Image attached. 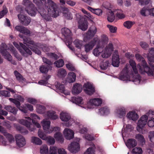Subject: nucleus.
<instances>
[{"label": "nucleus", "mask_w": 154, "mask_h": 154, "mask_svg": "<svg viewBox=\"0 0 154 154\" xmlns=\"http://www.w3.org/2000/svg\"><path fill=\"white\" fill-rule=\"evenodd\" d=\"M33 2L38 7V12L46 21L52 20L51 17H57L59 14L56 4L51 0H33Z\"/></svg>", "instance_id": "1"}, {"label": "nucleus", "mask_w": 154, "mask_h": 154, "mask_svg": "<svg viewBox=\"0 0 154 154\" xmlns=\"http://www.w3.org/2000/svg\"><path fill=\"white\" fill-rule=\"evenodd\" d=\"M129 63L130 65L128 64H126L125 67L120 73L119 79L125 81V82L131 81L136 85L143 83L144 80L143 81L141 77L138 74V71L136 69L135 61L130 59Z\"/></svg>", "instance_id": "2"}, {"label": "nucleus", "mask_w": 154, "mask_h": 154, "mask_svg": "<svg viewBox=\"0 0 154 154\" xmlns=\"http://www.w3.org/2000/svg\"><path fill=\"white\" fill-rule=\"evenodd\" d=\"M30 117H25V119H21L18 120V122L20 124L26 126L31 131L35 130V126L40 128L41 126L35 120H39L40 118L35 114H31Z\"/></svg>", "instance_id": "3"}, {"label": "nucleus", "mask_w": 154, "mask_h": 154, "mask_svg": "<svg viewBox=\"0 0 154 154\" xmlns=\"http://www.w3.org/2000/svg\"><path fill=\"white\" fill-rule=\"evenodd\" d=\"M19 36L23 39V43L32 51L38 55L41 54V51L36 47L40 48V44L38 43H35L29 38H25L23 35L19 34Z\"/></svg>", "instance_id": "4"}, {"label": "nucleus", "mask_w": 154, "mask_h": 154, "mask_svg": "<svg viewBox=\"0 0 154 154\" xmlns=\"http://www.w3.org/2000/svg\"><path fill=\"white\" fill-rule=\"evenodd\" d=\"M61 32L62 35L64 36L65 38V42L66 45L71 50L74 51L75 55L78 57H79V56L80 55L79 53V54L76 53L74 50V48L71 46L72 43L71 37L72 33L70 29L64 27L61 29Z\"/></svg>", "instance_id": "5"}, {"label": "nucleus", "mask_w": 154, "mask_h": 154, "mask_svg": "<svg viewBox=\"0 0 154 154\" xmlns=\"http://www.w3.org/2000/svg\"><path fill=\"white\" fill-rule=\"evenodd\" d=\"M137 60L139 61H142V65L138 64L137 67L139 69V72L141 74H144L149 70V67L148 66L146 61L144 58L139 54H137L135 55Z\"/></svg>", "instance_id": "6"}, {"label": "nucleus", "mask_w": 154, "mask_h": 154, "mask_svg": "<svg viewBox=\"0 0 154 154\" xmlns=\"http://www.w3.org/2000/svg\"><path fill=\"white\" fill-rule=\"evenodd\" d=\"M20 45L16 42H14V45L19 50L22 55L25 57H27L32 54L31 51L23 43L20 42Z\"/></svg>", "instance_id": "7"}, {"label": "nucleus", "mask_w": 154, "mask_h": 154, "mask_svg": "<svg viewBox=\"0 0 154 154\" xmlns=\"http://www.w3.org/2000/svg\"><path fill=\"white\" fill-rule=\"evenodd\" d=\"M60 117L62 121L68 122L67 123H66L65 125L66 127H69L74 123H75L74 119L71 118L70 114L68 113L62 112L60 114Z\"/></svg>", "instance_id": "8"}, {"label": "nucleus", "mask_w": 154, "mask_h": 154, "mask_svg": "<svg viewBox=\"0 0 154 154\" xmlns=\"http://www.w3.org/2000/svg\"><path fill=\"white\" fill-rule=\"evenodd\" d=\"M102 100L100 98L91 99L88 102L87 105L81 106L86 109H91L94 108L96 106L100 105L102 104Z\"/></svg>", "instance_id": "9"}, {"label": "nucleus", "mask_w": 154, "mask_h": 154, "mask_svg": "<svg viewBox=\"0 0 154 154\" xmlns=\"http://www.w3.org/2000/svg\"><path fill=\"white\" fill-rule=\"evenodd\" d=\"M77 18L78 20V28L82 31H85L88 28V23L86 21L84 20L85 16H81L79 13L76 15Z\"/></svg>", "instance_id": "10"}, {"label": "nucleus", "mask_w": 154, "mask_h": 154, "mask_svg": "<svg viewBox=\"0 0 154 154\" xmlns=\"http://www.w3.org/2000/svg\"><path fill=\"white\" fill-rule=\"evenodd\" d=\"M97 31V27L95 26H92L89 28L84 38L85 42L92 38L96 33Z\"/></svg>", "instance_id": "11"}, {"label": "nucleus", "mask_w": 154, "mask_h": 154, "mask_svg": "<svg viewBox=\"0 0 154 154\" xmlns=\"http://www.w3.org/2000/svg\"><path fill=\"white\" fill-rule=\"evenodd\" d=\"M148 119V117L146 115L142 116L138 122L137 129V131L140 132L142 128L146 125Z\"/></svg>", "instance_id": "12"}, {"label": "nucleus", "mask_w": 154, "mask_h": 154, "mask_svg": "<svg viewBox=\"0 0 154 154\" xmlns=\"http://www.w3.org/2000/svg\"><path fill=\"white\" fill-rule=\"evenodd\" d=\"M113 45L111 44H109L104 49H103L101 56L103 58H106L109 57L111 55L112 52L113 51Z\"/></svg>", "instance_id": "13"}, {"label": "nucleus", "mask_w": 154, "mask_h": 154, "mask_svg": "<svg viewBox=\"0 0 154 154\" xmlns=\"http://www.w3.org/2000/svg\"><path fill=\"white\" fill-rule=\"evenodd\" d=\"M116 116L119 118H123V122L124 121V117L126 115V110L124 107H120L117 108L115 111Z\"/></svg>", "instance_id": "14"}, {"label": "nucleus", "mask_w": 154, "mask_h": 154, "mask_svg": "<svg viewBox=\"0 0 154 154\" xmlns=\"http://www.w3.org/2000/svg\"><path fill=\"white\" fill-rule=\"evenodd\" d=\"M84 90L86 94L91 95L95 91V88L92 84L87 82L84 84Z\"/></svg>", "instance_id": "15"}, {"label": "nucleus", "mask_w": 154, "mask_h": 154, "mask_svg": "<svg viewBox=\"0 0 154 154\" xmlns=\"http://www.w3.org/2000/svg\"><path fill=\"white\" fill-rule=\"evenodd\" d=\"M43 129L47 133L50 134L52 132L53 129L50 127L51 122L47 119H45L42 122Z\"/></svg>", "instance_id": "16"}, {"label": "nucleus", "mask_w": 154, "mask_h": 154, "mask_svg": "<svg viewBox=\"0 0 154 154\" xmlns=\"http://www.w3.org/2000/svg\"><path fill=\"white\" fill-rule=\"evenodd\" d=\"M17 145L20 147L23 146L26 144L25 138L22 135L17 134L15 137Z\"/></svg>", "instance_id": "17"}, {"label": "nucleus", "mask_w": 154, "mask_h": 154, "mask_svg": "<svg viewBox=\"0 0 154 154\" xmlns=\"http://www.w3.org/2000/svg\"><path fill=\"white\" fill-rule=\"evenodd\" d=\"M80 148L79 144L78 143L73 142L68 146V149L71 152L76 153L79 150Z\"/></svg>", "instance_id": "18"}, {"label": "nucleus", "mask_w": 154, "mask_h": 154, "mask_svg": "<svg viewBox=\"0 0 154 154\" xmlns=\"http://www.w3.org/2000/svg\"><path fill=\"white\" fill-rule=\"evenodd\" d=\"M82 90V87L80 84L75 83L74 84L72 90V93L77 95L80 93Z\"/></svg>", "instance_id": "19"}, {"label": "nucleus", "mask_w": 154, "mask_h": 154, "mask_svg": "<svg viewBox=\"0 0 154 154\" xmlns=\"http://www.w3.org/2000/svg\"><path fill=\"white\" fill-rule=\"evenodd\" d=\"M18 17L20 22L25 26L28 25L31 22V19L30 17L25 16L23 15L18 14Z\"/></svg>", "instance_id": "20"}, {"label": "nucleus", "mask_w": 154, "mask_h": 154, "mask_svg": "<svg viewBox=\"0 0 154 154\" xmlns=\"http://www.w3.org/2000/svg\"><path fill=\"white\" fill-rule=\"evenodd\" d=\"M63 134L65 138L67 140H70L74 137V132L69 128H65L63 131Z\"/></svg>", "instance_id": "21"}, {"label": "nucleus", "mask_w": 154, "mask_h": 154, "mask_svg": "<svg viewBox=\"0 0 154 154\" xmlns=\"http://www.w3.org/2000/svg\"><path fill=\"white\" fill-rule=\"evenodd\" d=\"M55 86L56 88L59 90L62 93L64 94L65 95H69L70 94V92L65 89L64 86L63 85L61 84L58 82H56L55 83Z\"/></svg>", "instance_id": "22"}, {"label": "nucleus", "mask_w": 154, "mask_h": 154, "mask_svg": "<svg viewBox=\"0 0 154 154\" xmlns=\"http://www.w3.org/2000/svg\"><path fill=\"white\" fill-rule=\"evenodd\" d=\"M96 42L97 40L94 38L90 42L86 44L84 46L85 51L87 53L92 50L95 45Z\"/></svg>", "instance_id": "23"}, {"label": "nucleus", "mask_w": 154, "mask_h": 154, "mask_svg": "<svg viewBox=\"0 0 154 154\" xmlns=\"http://www.w3.org/2000/svg\"><path fill=\"white\" fill-rule=\"evenodd\" d=\"M126 146L129 149L133 148L137 145V142L135 139L132 138L128 139L127 142L123 139Z\"/></svg>", "instance_id": "24"}, {"label": "nucleus", "mask_w": 154, "mask_h": 154, "mask_svg": "<svg viewBox=\"0 0 154 154\" xmlns=\"http://www.w3.org/2000/svg\"><path fill=\"white\" fill-rule=\"evenodd\" d=\"M4 108L8 112H11L14 115H16L17 114L18 109L14 106L10 105H5Z\"/></svg>", "instance_id": "25"}, {"label": "nucleus", "mask_w": 154, "mask_h": 154, "mask_svg": "<svg viewBox=\"0 0 154 154\" xmlns=\"http://www.w3.org/2000/svg\"><path fill=\"white\" fill-rule=\"evenodd\" d=\"M15 29L17 31L25 35L30 34V31L28 29L22 26H17L15 27Z\"/></svg>", "instance_id": "26"}, {"label": "nucleus", "mask_w": 154, "mask_h": 154, "mask_svg": "<svg viewBox=\"0 0 154 154\" xmlns=\"http://www.w3.org/2000/svg\"><path fill=\"white\" fill-rule=\"evenodd\" d=\"M127 117L129 120L136 121L139 118L138 114L134 111L129 112L126 115Z\"/></svg>", "instance_id": "27"}, {"label": "nucleus", "mask_w": 154, "mask_h": 154, "mask_svg": "<svg viewBox=\"0 0 154 154\" xmlns=\"http://www.w3.org/2000/svg\"><path fill=\"white\" fill-rule=\"evenodd\" d=\"M88 145L91 146L88 148L86 151L85 152V154H94V151L96 148L95 145L93 143L90 141L89 142V143H87Z\"/></svg>", "instance_id": "28"}, {"label": "nucleus", "mask_w": 154, "mask_h": 154, "mask_svg": "<svg viewBox=\"0 0 154 154\" xmlns=\"http://www.w3.org/2000/svg\"><path fill=\"white\" fill-rule=\"evenodd\" d=\"M32 5L30 7L26 9V11L30 15L35 16L36 14L37 9L34 5Z\"/></svg>", "instance_id": "29"}, {"label": "nucleus", "mask_w": 154, "mask_h": 154, "mask_svg": "<svg viewBox=\"0 0 154 154\" xmlns=\"http://www.w3.org/2000/svg\"><path fill=\"white\" fill-rule=\"evenodd\" d=\"M70 101L79 106L83 104L84 103L82 98L79 97H72L71 98Z\"/></svg>", "instance_id": "30"}, {"label": "nucleus", "mask_w": 154, "mask_h": 154, "mask_svg": "<svg viewBox=\"0 0 154 154\" xmlns=\"http://www.w3.org/2000/svg\"><path fill=\"white\" fill-rule=\"evenodd\" d=\"M75 79L76 75L74 72H69L68 73L66 80L69 83H71L75 82Z\"/></svg>", "instance_id": "31"}, {"label": "nucleus", "mask_w": 154, "mask_h": 154, "mask_svg": "<svg viewBox=\"0 0 154 154\" xmlns=\"http://www.w3.org/2000/svg\"><path fill=\"white\" fill-rule=\"evenodd\" d=\"M119 56L118 54L114 55L112 57V65L114 67L119 66Z\"/></svg>", "instance_id": "32"}, {"label": "nucleus", "mask_w": 154, "mask_h": 154, "mask_svg": "<svg viewBox=\"0 0 154 154\" xmlns=\"http://www.w3.org/2000/svg\"><path fill=\"white\" fill-rule=\"evenodd\" d=\"M46 114L48 118L52 120H55L58 118V116L56 114V112L52 110L48 111Z\"/></svg>", "instance_id": "33"}, {"label": "nucleus", "mask_w": 154, "mask_h": 154, "mask_svg": "<svg viewBox=\"0 0 154 154\" xmlns=\"http://www.w3.org/2000/svg\"><path fill=\"white\" fill-rule=\"evenodd\" d=\"M10 49L11 53L14 54V56L17 58L20 61L22 60V57L18 53L17 51L16 50L15 48L13 45H11L10 47Z\"/></svg>", "instance_id": "34"}, {"label": "nucleus", "mask_w": 154, "mask_h": 154, "mask_svg": "<svg viewBox=\"0 0 154 154\" xmlns=\"http://www.w3.org/2000/svg\"><path fill=\"white\" fill-rule=\"evenodd\" d=\"M51 76L46 75L42 78V80L38 81V84L41 85H46L48 83V80L50 78Z\"/></svg>", "instance_id": "35"}, {"label": "nucleus", "mask_w": 154, "mask_h": 154, "mask_svg": "<svg viewBox=\"0 0 154 154\" xmlns=\"http://www.w3.org/2000/svg\"><path fill=\"white\" fill-rule=\"evenodd\" d=\"M14 127L16 129L22 134H28V131L24 127H22L18 124L14 125Z\"/></svg>", "instance_id": "36"}, {"label": "nucleus", "mask_w": 154, "mask_h": 154, "mask_svg": "<svg viewBox=\"0 0 154 154\" xmlns=\"http://www.w3.org/2000/svg\"><path fill=\"white\" fill-rule=\"evenodd\" d=\"M109 112V109L106 106L102 107L99 109V113L100 115H107Z\"/></svg>", "instance_id": "37"}, {"label": "nucleus", "mask_w": 154, "mask_h": 154, "mask_svg": "<svg viewBox=\"0 0 154 154\" xmlns=\"http://www.w3.org/2000/svg\"><path fill=\"white\" fill-rule=\"evenodd\" d=\"M31 141L33 144L37 145H40L42 143V140L40 138L34 136L31 137Z\"/></svg>", "instance_id": "38"}, {"label": "nucleus", "mask_w": 154, "mask_h": 154, "mask_svg": "<svg viewBox=\"0 0 154 154\" xmlns=\"http://www.w3.org/2000/svg\"><path fill=\"white\" fill-rule=\"evenodd\" d=\"M103 48L102 47L97 46V47L93 50V53L95 56H98L103 51Z\"/></svg>", "instance_id": "39"}, {"label": "nucleus", "mask_w": 154, "mask_h": 154, "mask_svg": "<svg viewBox=\"0 0 154 154\" xmlns=\"http://www.w3.org/2000/svg\"><path fill=\"white\" fill-rule=\"evenodd\" d=\"M133 129V128L132 125H126V127L125 129V131H123V129L122 130V136L123 138V139H124V134L125 133H127V134H128L129 132H131L132 131Z\"/></svg>", "instance_id": "40"}, {"label": "nucleus", "mask_w": 154, "mask_h": 154, "mask_svg": "<svg viewBox=\"0 0 154 154\" xmlns=\"http://www.w3.org/2000/svg\"><path fill=\"white\" fill-rule=\"evenodd\" d=\"M54 137L56 139L61 143H63L64 139L61 133L58 132L54 134Z\"/></svg>", "instance_id": "41"}, {"label": "nucleus", "mask_w": 154, "mask_h": 154, "mask_svg": "<svg viewBox=\"0 0 154 154\" xmlns=\"http://www.w3.org/2000/svg\"><path fill=\"white\" fill-rule=\"evenodd\" d=\"M140 14L143 16H147L150 15V9H148L146 8L143 7L140 11Z\"/></svg>", "instance_id": "42"}, {"label": "nucleus", "mask_w": 154, "mask_h": 154, "mask_svg": "<svg viewBox=\"0 0 154 154\" xmlns=\"http://www.w3.org/2000/svg\"><path fill=\"white\" fill-rule=\"evenodd\" d=\"M45 107L41 105H38L36 107V111L40 114H43L45 112L46 110Z\"/></svg>", "instance_id": "43"}, {"label": "nucleus", "mask_w": 154, "mask_h": 154, "mask_svg": "<svg viewBox=\"0 0 154 154\" xmlns=\"http://www.w3.org/2000/svg\"><path fill=\"white\" fill-rule=\"evenodd\" d=\"M63 14L64 16L68 20H71L72 18V14L69 12V10L67 8H64Z\"/></svg>", "instance_id": "44"}, {"label": "nucleus", "mask_w": 154, "mask_h": 154, "mask_svg": "<svg viewBox=\"0 0 154 154\" xmlns=\"http://www.w3.org/2000/svg\"><path fill=\"white\" fill-rule=\"evenodd\" d=\"M135 138L143 145L145 143V140L142 134H137L136 135Z\"/></svg>", "instance_id": "45"}, {"label": "nucleus", "mask_w": 154, "mask_h": 154, "mask_svg": "<svg viewBox=\"0 0 154 154\" xmlns=\"http://www.w3.org/2000/svg\"><path fill=\"white\" fill-rule=\"evenodd\" d=\"M149 65L151 67V69L149 67V69L147 72L146 73L149 76L153 77L154 76V64L149 63Z\"/></svg>", "instance_id": "46"}, {"label": "nucleus", "mask_w": 154, "mask_h": 154, "mask_svg": "<svg viewBox=\"0 0 154 154\" xmlns=\"http://www.w3.org/2000/svg\"><path fill=\"white\" fill-rule=\"evenodd\" d=\"M66 74V71L63 68H60L58 70L57 75L60 77H64Z\"/></svg>", "instance_id": "47"}, {"label": "nucleus", "mask_w": 154, "mask_h": 154, "mask_svg": "<svg viewBox=\"0 0 154 154\" xmlns=\"http://www.w3.org/2000/svg\"><path fill=\"white\" fill-rule=\"evenodd\" d=\"M74 43L75 46L79 50V51H81V50L83 45L82 41L78 39H76L74 42Z\"/></svg>", "instance_id": "48"}, {"label": "nucleus", "mask_w": 154, "mask_h": 154, "mask_svg": "<svg viewBox=\"0 0 154 154\" xmlns=\"http://www.w3.org/2000/svg\"><path fill=\"white\" fill-rule=\"evenodd\" d=\"M7 46L5 43L2 42L0 45V53L2 54L7 51Z\"/></svg>", "instance_id": "49"}, {"label": "nucleus", "mask_w": 154, "mask_h": 154, "mask_svg": "<svg viewBox=\"0 0 154 154\" xmlns=\"http://www.w3.org/2000/svg\"><path fill=\"white\" fill-rule=\"evenodd\" d=\"M40 152L41 154H48V148L46 145H43L40 147Z\"/></svg>", "instance_id": "50"}, {"label": "nucleus", "mask_w": 154, "mask_h": 154, "mask_svg": "<svg viewBox=\"0 0 154 154\" xmlns=\"http://www.w3.org/2000/svg\"><path fill=\"white\" fill-rule=\"evenodd\" d=\"M14 74L17 80L20 82H23L24 81V79L22 75L17 71L15 70L14 71Z\"/></svg>", "instance_id": "51"}, {"label": "nucleus", "mask_w": 154, "mask_h": 154, "mask_svg": "<svg viewBox=\"0 0 154 154\" xmlns=\"http://www.w3.org/2000/svg\"><path fill=\"white\" fill-rule=\"evenodd\" d=\"M109 63L108 61L104 60L101 62L100 64L101 68L103 70H105L108 68Z\"/></svg>", "instance_id": "52"}, {"label": "nucleus", "mask_w": 154, "mask_h": 154, "mask_svg": "<svg viewBox=\"0 0 154 154\" xmlns=\"http://www.w3.org/2000/svg\"><path fill=\"white\" fill-rule=\"evenodd\" d=\"M115 19L114 14L112 11H109L108 14L107 20L110 22H113Z\"/></svg>", "instance_id": "53"}, {"label": "nucleus", "mask_w": 154, "mask_h": 154, "mask_svg": "<svg viewBox=\"0 0 154 154\" xmlns=\"http://www.w3.org/2000/svg\"><path fill=\"white\" fill-rule=\"evenodd\" d=\"M4 135L6 137L10 143L12 142L13 141H14V137L11 134L6 132L4 133Z\"/></svg>", "instance_id": "54"}, {"label": "nucleus", "mask_w": 154, "mask_h": 154, "mask_svg": "<svg viewBox=\"0 0 154 154\" xmlns=\"http://www.w3.org/2000/svg\"><path fill=\"white\" fill-rule=\"evenodd\" d=\"M2 106L0 104V119L4 120L5 118L2 115L7 116L8 114V112L2 109Z\"/></svg>", "instance_id": "55"}, {"label": "nucleus", "mask_w": 154, "mask_h": 154, "mask_svg": "<svg viewBox=\"0 0 154 154\" xmlns=\"http://www.w3.org/2000/svg\"><path fill=\"white\" fill-rule=\"evenodd\" d=\"M64 61L62 59H60L56 61L54 64L57 67L60 68L62 67L64 65Z\"/></svg>", "instance_id": "56"}, {"label": "nucleus", "mask_w": 154, "mask_h": 154, "mask_svg": "<svg viewBox=\"0 0 154 154\" xmlns=\"http://www.w3.org/2000/svg\"><path fill=\"white\" fill-rule=\"evenodd\" d=\"M38 136L42 140H46L47 137L46 135L40 130H39L38 131Z\"/></svg>", "instance_id": "57"}, {"label": "nucleus", "mask_w": 154, "mask_h": 154, "mask_svg": "<svg viewBox=\"0 0 154 154\" xmlns=\"http://www.w3.org/2000/svg\"><path fill=\"white\" fill-rule=\"evenodd\" d=\"M132 151L135 154H141L143 152L142 149L139 147H135L133 149Z\"/></svg>", "instance_id": "58"}, {"label": "nucleus", "mask_w": 154, "mask_h": 154, "mask_svg": "<svg viewBox=\"0 0 154 154\" xmlns=\"http://www.w3.org/2000/svg\"><path fill=\"white\" fill-rule=\"evenodd\" d=\"M134 23L129 21H126L124 22L123 25L125 27L128 29L131 28Z\"/></svg>", "instance_id": "59"}, {"label": "nucleus", "mask_w": 154, "mask_h": 154, "mask_svg": "<svg viewBox=\"0 0 154 154\" xmlns=\"http://www.w3.org/2000/svg\"><path fill=\"white\" fill-rule=\"evenodd\" d=\"M23 4L26 7V9L30 7L33 5L31 2L29 0H24L23 1Z\"/></svg>", "instance_id": "60"}, {"label": "nucleus", "mask_w": 154, "mask_h": 154, "mask_svg": "<svg viewBox=\"0 0 154 154\" xmlns=\"http://www.w3.org/2000/svg\"><path fill=\"white\" fill-rule=\"evenodd\" d=\"M39 70L42 73H46L48 71L49 69L46 66L42 65L41 66H40Z\"/></svg>", "instance_id": "61"}, {"label": "nucleus", "mask_w": 154, "mask_h": 154, "mask_svg": "<svg viewBox=\"0 0 154 154\" xmlns=\"http://www.w3.org/2000/svg\"><path fill=\"white\" fill-rule=\"evenodd\" d=\"M117 17L119 19H122L125 17V15L123 13V11L121 10H118L116 14Z\"/></svg>", "instance_id": "62"}, {"label": "nucleus", "mask_w": 154, "mask_h": 154, "mask_svg": "<svg viewBox=\"0 0 154 154\" xmlns=\"http://www.w3.org/2000/svg\"><path fill=\"white\" fill-rule=\"evenodd\" d=\"M7 8L5 7H3V9L0 11V19L3 17L8 13Z\"/></svg>", "instance_id": "63"}, {"label": "nucleus", "mask_w": 154, "mask_h": 154, "mask_svg": "<svg viewBox=\"0 0 154 154\" xmlns=\"http://www.w3.org/2000/svg\"><path fill=\"white\" fill-rule=\"evenodd\" d=\"M46 140L50 145H53L55 142V139L51 136L47 137Z\"/></svg>", "instance_id": "64"}]
</instances>
